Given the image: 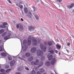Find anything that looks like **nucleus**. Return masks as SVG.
Wrapping results in <instances>:
<instances>
[{"mask_svg": "<svg viewBox=\"0 0 74 74\" xmlns=\"http://www.w3.org/2000/svg\"><path fill=\"white\" fill-rule=\"evenodd\" d=\"M31 36H29L27 39V40H24L23 42V45H24V47L23 48V47L22 46V41L21 40V51L23 50L24 52L25 51H26V50H27V46L26 45H28V46H29L31 44Z\"/></svg>", "mask_w": 74, "mask_h": 74, "instance_id": "nucleus-1", "label": "nucleus"}, {"mask_svg": "<svg viewBox=\"0 0 74 74\" xmlns=\"http://www.w3.org/2000/svg\"><path fill=\"white\" fill-rule=\"evenodd\" d=\"M44 53L43 51H41L40 49L38 50L37 51V55L38 56H40L41 57V59L42 60H44L45 59V57L43 56Z\"/></svg>", "mask_w": 74, "mask_h": 74, "instance_id": "nucleus-2", "label": "nucleus"}, {"mask_svg": "<svg viewBox=\"0 0 74 74\" xmlns=\"http://www.w3.org/2000/svg\"><path fill=\"white\" fill-rule=\"evenodd\" d=\"M32 44L33 45H37V41L36 40V38L33 37L32 38Z\"/></svg>", "mask_w": 74, "mask_h": 74, "instance_id": "nucleus-3", "label": "nucleus"}, {"mask_svg": "<svg viewBox=\"0 0 74 74\" xmlns=\"http://www.w3.org/2000/svg\"><path fill=\"white\" fill-rule=\"evenodd\" d=\"M40 48L44 52H45L46 51V49H47V47L46 46H44L42 44H41L40 45Z\"/></svg>", "mask_w": 74, "mask_h": 74, "instance_id": "nucleus-4", "label": "nucleus"}, {"mask_svg": "<svg viewBox=\"0 0 74 74\" xmlns=\"http://www.w3.org/2000/svg\"><path fill=\"white\" fill-rule=\"evenodd\" d=\"M3 25H0V27L1 28H5L6 26L5 25H7L8 24L6 22H4L2 23Z\"/></svg>", "mask_w": 74, "mask_h": 74, "instance_id": "nucleus-5", "label": "nucleus"}, {"mask_svg": "<svg viewBox=\"0 0 74 74\" xmlns=\"http://www.w3.org/2000/svg\"><path fill=\"white\" fill-rule=\"evenodd\" d=\"M39 63V60L37 59L36 60L35 62H31L32 64H34V65H38Z\"/></svg>", "mask_w": 74, "mask_h": 74, "instance_id": "nucleus-6", "label": "nucleus"}, {"mask_svg": "<svg viewBox=\"0 0 74 74\" xmlns=\"http://www.w3.org/2000/svg\"><path fill=\"white\" fill-rule=\"evenodd\" d=\"M37 50V49L35 47H32L31 49V51L32 53H35Z\"/></svg>", "mask_w": 74, "mask_h": 74, "instance_id": "nucleus-7", "label": "nucleus"}, {"mask_svg": "<svg viewBox=\"0 0 74 74\" xmlns=\"http://www.w3.org/2000/svg\"><path fill=\"white\" fill-rule=\"evenodd\" d=\"M11 34L10 33L9 34V35L6 36L4 38V40H8V39H10V38H10V37H11Z\"/></svg>", "mask_w": 74, "mask_h": 74, "instance_id": "nucleus-8", "label": "nucleus"}, {"mask_svg": "<svg viewBox=\"0 0 74 74\" xmlns=\"http://www.w3.org/2000/svg\"><path fill=\"white\" fill-rule=\"evenodd\" d=\"M47 57L49 59V60H50L52 59V55H51V53L48 54Z\"/></svg>", "mask_w": 74, "mask_h": 74, "instance_id": "nucleus-9", "label": "nucleus"}, {"mask_svg": "<svg viewBox=\"0 0 74 74\" xmlns=\"http://www.w3.org/2000/svg\"><path fill=\"white\" fill-rule=\"evenodd\" d=\"M32 14L30 11L28 12L27 14V16H28V17H29V18H32Z\"/></svg>", "mask_w": 74, "mask_h": 74, "instance_id": "nucleus-10", "label": "nucleus"}, {"mask_svg": "<svg viewBox=\"0 0 74 74\" xmlns=\"http://www.w3.org/2000/svg\"><path fill=\"white\" fill-rule=\"evenodd\" d=\"M49 51L50 53H51L52 54H53V49L52 48L50 47L49 49Z\"/></svg>", "mask_w": 74, "mask_h": 74, "instance_id": "nucleus-11", "label": "nucleus"}, {"mask_svg": "<svg viewBox=\"0 0 74 74\" xmlns=\"http://www.w3.org/2000/svg\"><path fill=\"white\" fill-rule=\"evenodd\" d=\"M56 62V60L55 58H53L52 60L51 61V64H53L55 62Z\"/></svg>", "mask_w": 74, "mask_h": 74, "instance_id": "nucleus-12", "label": "nucleus"}, {"mask_svg": "<svg viewBox=\"0 0 74 74\" xmlns=\"http://www.w3.org/2000/svg\"><path fill=\"white\" fill-rule=\"evenodd\" d=\"M29 29L30 31H34L35 29V27L31 26L29 28Z\"/></svg>", "mask_w": 74, "mask_h": 74, "instance_id": "nucleus-13", "label": "nucleus"}, {"mask_svg": "<svg viewBox=\"0 0 74 74\" xmlns=\"http://www.w3.org/2000/svg\"><path fill=\"white\" fill-rule=\"evenodd\" d=\"M52 43L54 44H55V42L53 41H50L48 42V44L49 46H51V45H52Z\"/></svg>", "mask_w": 74, "mask_h": 74, "instance_id": "nucleus-14", "label": "nucleus"}, {"mask_svg": "<svg viewBox=\"0 0 74 74\" xmlns=\"http://www.w3.org/2000/svg\"><path fill=\"white\" fill-rule=\"evenodd\" d=\"M15 61L14 60H13L11 62L10 65V66L12 67V66H13L14 65V64H15Z\"/></svg>", "mask_w": 74, "mask_h": 74, "instance_id": "nucleus-15", "label": "nucleus"}, {"mask_svg": "<svg viewBox=\"0 0 74 74\" xmlns=\"http://www.w3.org/2000/svg\"><path fill=\"white\" fill-rule=\"evenodd\" d=\"M43 64V62H40L39 64L38 65V67L35 68V70H37L36 69H37V68H38H38L40 67H41V66Z\"/></svg>", "mask_w": 74, "mask_h": 74, "instance_id": "nucleus-16", "label": "nucleus"}, {"mask_svg": "<svg viewBox=\"0 0 74 74\" xmlns=\"http://www.w3.org/2000/svg\"><path fill=\"white\" fill-rule=\"evenodd\" d=\"M22 58H23L20 57H19V59H21V60H24V61H25V60L23 59H25L26 58L25 56V55H23L22 56Z\"/></svg>", "mask_w": 74, "mask_h": 74, "instance_id": "nucleus-17", "label": "nucleus"}, {"mask_svg": "<svg viewBox=\"0 0 74 74\" xmlns=\"http://www.w3.org/2000/svg\"><path fill=\"white\" fill-rule=\"evenodd\" d=\"M34 16L36 19L37 20H38V19H39V17L38 16L37 14H34Z\"/></svg>", "mask_w": 74, "mask_h": 74, "instance_id": "nucleus-18", "label": "nucleus"}, {"mask_svg": "<svg viewBox=\"0 0 74 74\" xmlns=\"http://www.w3.org/2000/svg\"><path fill=\"white\" fill-rule=\"evenodd\" d=\"M74 5V3H72L70 5H69L67 6V7L68 8H71L73 7Z\"/></svg>", "mask_w": 74, "mask_h": 74, "instance_id": "nucleus-19", "label": "nucleus"}, {"mask_svg": "<svg viewBox=\"0 0 74 74\" xmlns=\"http://www.w3.org/2000/svg\"><path fill=\"white\" fill-rule=\"evenodd\" d=\"M33 59V57L32 56L28 59V60L29 62H31Z\"/></svg>", "mask_w": 74, "mask_h": 74, "instance_id": "nucleus-20", "label": "nucleus"}, {"mask_svg": "<svg viewBox=\"0 0 74 74\" xmlns=\"http://www.w3.org/2000/svg\"><path fill=\"white\" fill-rule=\"evenodd\" d=\"M39 71L41 73H43L44 71H45V70H44V69L43 68H41L39 70Z\"/></svg>", "mask_w": 74, "mask_h": 74, "instance_id": "nucleus-21", "label": "nucleus"}, {"mask_svg": "<svg viewBox=\"0 0 74 74\" xmlns=\"http://www.w3.org/2000/svg\"><path fill=\"white\" fill-rule=\"evenodd\" d=\"M45 64L47 66H49L50 65V62L49 61H47L45 62Z\"/></svg>", "mask_w": 74, "mask_h": 74, "instance_id": "nucleus-22", "label": "nucleus"}, {"mask_svg": "<svg viewBox=\"0 0 74 74\" xmlns=\"http://www.w3.org/2000/svg\"><path fill=\"white\" fill-rule=\"evenodd\" d=\"M25 56H27V57H29L30 56V54L29 52L26 53L25 54Z\"/></svg>", "mask_w": 74, "mask_h": 74, "instance_id": "nucleus-23", "label": "nucleus"}, {"mask_svg": "<svg viewBox=\"0 0 74 74\" xmlns=\"http://www.w3.org/2000/svg\"><path fill=\"white\" fill-rule=\"evenodd\" d=\"M3 49L4 50L3 47V46L2 45L0 46V51H3Z\"/></svg>", "mask_w": 74, "mask_h": 74, "instance_id": "nucleus-24", "label": "nucleus"}, {"mask_svg": "<svg viewBox=\"0 0 74 74\" xmlns=\"http://www.w3.org/2000/svg\"><path fill=\"white\" fill-rule=\"evenodd\" d=\"M24 11L25 13H26V14L27 13V12H28V10L26 8H24Z\"/></svg>", "mask_w": 74, "mask_h": 74, "instance_id": "nucleus-25", "label": "nucleus"}, {"mask_svg": "<svg viewBox=\"0 0 74 74\" xmlns=\"http://www.w3.org/2000/svg\"><path fill=\"white\" fill-rule=\"evenodd\" d=\"M56 47L58 49H60L61 48V46L59 44H57L56 45Z\"/></svg>", "mask_w": 74, "mask_h": 74, "instance_id": "nucleus-26", "label": "nucleus"}, {"mask_svg": "<svg viewBox=\"0 0 74 74\" xmlns=\"http://www.w3.org/2000/svg\"><path fill=\"white\" fill-rule=\"evenodd\" d=\"M1 56H5L7 55V54L5 53H1Z\"/></svg>", "mask_w": 74, "mask_h": 74, "instance_id": "nucleus-27", "label": "nucleus"}, {"mask_svg": "<svg viewBox=\"0 0 74 74\" xmlns=\"http://www.w3.org/2000/svg\"><path fill=\"white\" fill-rule=\"evenodd\" d=\"M4 32V30L3 29L0 30V34H2Z\"/></svg>", "mask_w": 74, "mask_h": 74, "instance_id": "nucleus-28", "label": "nucleus"}, {"mask_svg": "<svg viewBox=\"0 0 74 74\" xmlns=\"http://www.w3.org/2000/svg\"><path fill=\"white\" fill-rule=\"evenodd\" d=\"M23 30V26L21 25L20 26V31H22V30Z\"/></svg>", "mask_w": 74, "mask_h": 74, "instance_id": "nucleus-29", "label": "nucleus"}, {"mask_svg": "<svg viewBox=\"0 0 74 74\" xmlns=\"http://www.w3.org/2000/svg\"><path fill=\"white\" fill-rule=\"evenodd\" d=\"M8 59L9 60H12V58L11 56H9L8 57Z\"/></svg>", "mask_w": 74, "mask_h": 74, "instance_id": "nucleus-30", "label": "nucleus"}, {"mask_svg": "<svg viewBox=\"0 0 74 74\" xmlns=\"http://www.w3.org/2000/svg\"><path fill=\"white\" fill-rule=\"evenodd\" d=\"M21 24H17V25H16L17 29H19V27H21Z\"/></svg>", "mask_w": 74, "mask_h": 74, "instance_id": "nucleus-31", "label": "nucleus"}, {"mask_svg": "<svg viewBox=\"0 0 74 74\" xmlns=\"http://www.w3.org/2000/svg\"><path fill=\"white\" fill-rule=\"evenodd\" d=\"M15 38H18V39H21L22 38V36H21V37H17L16 36H14Z\"/></svg>", "mask_w": 74, "mask_h": 74, "instance_id": "nucleus-32", "label": "nucleus"}, {"mask_svg": "<svg viewBox=\"0 0 74 74\" xmlns=\"http://www.w3.org/2000/svg\"><path fill=\"white\" fill-rule=\"evenodd\" d=\"M32 8H33V10H34V11H37V8L35 7H32Z\"/></svg>", "mask_w": 74, "mask_h": 74, "instance_id": "nucleus-33", "label": "nucleus"}, {"mask_svg": "<svg viewBox=\"0 0 74 74\" xmlns=\"http://www.w3.org/2000/svg\"><path fill=\"white\" fill-rule=\"evenodd\" d=\"M23 70V68H22L21 67H20L18 69V70L20 71H21V70Z\"/></svg>", "mask_w": 74, "mask_h": 74, "instance_id": "nucleus-34", "label": "nucleus"}, {"mask_svg": "<svg viewBox=\"0 0 74 74\" xmlns=\"http://www.w3.org/2000/svg\"><path fill=\"white\" fill-rule=\"evenodd\" d=\"M31 74H36V71L34 70H33L32 71V73H31Z\"/></svg>", "mask_w": 74, "mask_h": 74, "instance_id": "nucleus-35", "label": "nucleus"}, {"mask_svg": "<svg viewBox=\"0 0 74 74\" xmlns=\"http://www.w3.org/2000/svg\"><path fill=\"white\" fill-rule=\"evenodd\" d=\"M7 34V32H4L3 34H2V37L5 36Z\"/></svg>", "mask_w": 74, "mask_h": 74, "instance_id": "nucleus-36", "label": "nucleus"}, {"mask_svg": "<svg viewBox=\"0 0 74 74\" xmlns=\"http://www.w3.org/2000/svg\"><path fill=\"white\" fill-rule=\"evenodd\" d=\"M1 72H2V73H4V71H5V70L3 69H0Z\"/></svg>", "mask_w": 74, "mask_h": 74, "instance_id": "nucleus-37", "label": "nucleus"}, {"mask_svg": "<svg viewBox=\"0 0 74 74\" xmlns=\"http://www.w3.org/2000/svg\"><path fill=\"white\" fill-rule=\"evenodd\" d=\"M19 7L21 9H22V8H23V5H20L19 6Z\"/></svg>", "mask_w": 74, "mask_h": 74, "instance_id": "nucleus-38", "label": "nucleus"}, {"mask_svg": "<svg viewBox=\"0 0 74 74\" xmlns=\"http://www.w3.org/2000/svg\"><path fill=\"white\" fill-rule=\"evenodd\" d=\"M41 40L38 38V43H40L41 42Z\"/></svg>", "mask_w": 74, "mask_h": 74, "instance_id": "nucleus-39", "label": "nucleus"}, {"mask_svg": "<svg viewBox=\"0 0 74 74\" xmlns=\"http://www.w3.org/2000/svg\"><path fill=\"white\" fill-rule=\"evenodd\" d=\"M10 66L8 65H6L5 66V67L6 69H8L9 67Z\"/></svg>", "mask_w": 74, "mask_h": 74, "instance_id": "nucleus-40", "label": "nucleus"}, {"mask_svg": "<svg viewBox=\"0 0 74 74\" xmlns=\"http://www.w3.org/2000/svg\"><path fill=\"white\" fill-rule=\"evenodd\" d=\"M41 73L40 71H37L36 73L37 74H41Z\"/></svg>", "mask_w": 74, "mask_h": 74, "instance_id": "nucleus-41", "label": "nucleus"}, {"mask_svg": "<svg viewBox=\"0 0 74 74\" xmlns=\"http://www.w3.org/2000/svg\"><path fill=\"white\" fill-rule=\"evenodd\" d=\"M5 71L6 73H9L10 72V70H7Z\"/></svg>", "mask_w": 74, "mask_h": 74, "instance_id": "nucleus-42", "label": "nucleus"}, {"mask_svg": "<svg viewBox=\"0 0 74 74\" xmlns=\"http://www.w3.org/2000/svg\"><path fill=\"white\" fill-rule=\"evenodd\" d=\"M25 69L26 70H29V68H27V67L26 66L25 67Z\"/></svg>", "mask_w": 74, "mask_h": 74, "instance_id": "nucleus-43", "label": "nucleus"}, {"mask_svg": "<svg viewBox=\"0 0 74 74\" xmlns=\"http://www.w3.org/2000/svg\"><path fill=\"white\" fill-rule=\"evenodd\" d=\"M8 1L9 2V3H10V4H12V2H11V1L9 0V1Z\"/></svg>", "mask_w": 74, "mask_h": 74, "instance_id": "nucleus-44", "label": "nucleus"}, {"mask_svg": "<svg viewBox=\"0 0 74 74\" xmlns=\"http://www.w3.org/2000/svg\"><path fill=\"white\" fill-rule=\"evenodd\" d=\"M57 1L59 2H62V0H57Z\"/></svg>", "mask_w": 74, "mask_h": 74, "instance_id": "nucleus-45", "label": "nucleus"}, {"mask_svg": "<svg viewBox=\"0 0 74 74\" xmlns=\"http://www.w3.org/2000/svg\"><path fill=\"white\" fill-rule=\"evenodd\" d=\"M16 5L17 6H18V7H19V5H20L18 4V3H16Z\"/></svg>", "mask_w": 74, "mask_h": 74, "instance_id": "nucleus-46", "label": "nucleus"}, {"mask_svg": "<svg viewBox=\"0 0 74 74\" xmlns=\"http://www.w3.org/2000/svg\"><path fill=\"white\" fill-rule=\"evenodd\" d=\"M55 52H56V53H57L58 51H57L56 50H55Z\"/></svg>", "mask_w": 74, "mask_h": 74, "instance_id": "nucleus-47", "label": "nucleus"}, {"mask_svg": "<svg viewBox=\"0 0 74 74\" xmlns=\"http://www.w3.org/2000/svg\"><path fill=\"white\" fill-rule=\"evenodd\" d=\"M2 42H3L2 41L0 40V44H1V43H2Z\"/></svg>", "mask_w": 74, "mask_h": 74, "instance_id": "nucleus-48", "label": "nucleus"}, {"mask_svg": "<svg viewBox=\"0 0 74 74\" xmlns=\"http://www.w3.org/2000/svg\"><path fill=\"white\" fill-rule=\"evenodd\" d=\"M70 43H67V45H68V46H69V45H70Z\"/></svg>", "mask_w": 74, "mask_h": 74, "instance_id": "nucleus-49", "label": "nucleus"}, {"mask_svg": "<svg viewBox=\"0 0 74 74\" xmlns=\"http://www.w3.org/2000/svg\"><path fill=\"white\" fill-rule=\"evenodd\" d=\"M21 21H22V22H23V19L22 18H21Z\"/></svg>", "mask_w": 74, "mask_h": 74, "instance_id": "nucleus-50", "label": "nucleus"}, {"mask_svg": "<svg viewBox=\"0 0 74 74\" xmlns=\"http://www.w3.org/2000/svg\"><path fill=\"white\" fill-rule=\"evenodd\" d=\"M16 74H21V73H20L19 72H16Z\"/></svg>", "mask_w": 74, "mask_h": 74, "instance_id": "nucleus-51", "label": "nucleus"}, {"mask_svg": "<svg viewBox=\"0 0 74 74\" xmlns=\"http://www.w3.org/2000/svg\"><path fill=\"white\" fill-rule=\"evenodd\" d=\"M19 4H21L22 3V2H19Z\"/></svg>", "mask_w": 74, "mask_h": 74, "instance_id": "nucleus-52", "label": "nucleus"}, {"mask_svg": "<svg viewBox=\"0 0 74 74\" xmlns=\"http://www.w3.org/2000/svg\"><path fill=\"white\" fill-rule=\"evenodd\" d=\"M55 71V74H58V73H57L56 72V71Z\"/></svg>", "mask_w": 74, "mask_h": 74, "instance_id": "nucleus-53", "label": "nucleus"}, {"mask_svg": "<svg viewBox=\"0 0 74 74\" xmlns=\"http://www.w3.org/2000/svg\"><path fill=\"white\" fill-rule=\"evenodd\" d=\"M10 11L11 12H13L11 10H10Z\"/></svg>", "mask_w": 74, "mask_h": 74, "instance_id": "nucleus-54", "label": "nucleus"}, {"mask_svg": "<svg viewBox=\"0 0 74 74\" xmlns=\"http://www.w3.org/2000/svg\"><path fill=\"white\" fill-rule=\"evenodd\" d=\"M10 11L11 12H13L11 10H10Z\"/></svg>", "mask_w": 74, "mask_h": 74, "instance_id": "nucleus-55", "label": "nucleus"}, {"mask_svg": "<svg viewBox=\"0 0 74 74\" xmlns=\"http://www.w3.org/2000/svg\"><path fill=\"white\" fill-rule=\"evenodd\" d=\"M22 14H23V11H22Z\"/></svg>", "mask_w": 74, "mask_h": 74, "instance_id": "nucleus-56", "label": "nucleus"}, {"mask_svg": "<svg viewBox=\"0 0 74 74\" xmlns=\"http://www.w3.org/2000/svg\"><path fill=\"white\" fill-rule=\"evenodd\" d=\"M58 55H60V52L59 53H58Z\"/></svg>", "mask_w": 74, "mask_h": 74, "instance_id": "nucleus-57", "label": "nucleus"}, {"mask_svg": "<svg viewBox=\"0 0 74 74\" xmlns=\"http://www.w3.org/2000/svg\"><path fill=\"white\" fill-rule=\"evenodd\" d=\"M0 74H6L5 73H3L2 74L0 73Z\"/></svg>", "mask_w": 74, "mask_h": 74, "instance_id": "nucleus-58", "label": "nucleus"}, {"mask_svg": "<svg viewBox=\"0 0 74 74\" xmlns=\"http://www.w3.org/2000/svg\"><path fill=\"white\" fill-rule=\"evenodd\" d=\"M66 51H67V52H69V51L67 50V49H66Z\"/></svg>", "mask_w": 74, "mask_h": 74, "instance_id": "nucleus-59", "label": "nucleus"}, {"mask_svg": "<svg viewBox=\"0 0 74 74\" xmlns=\"http://www.w3.org/2000/svg\"><path fill=\"white\" fill-rule=\"evenodd\" d=\"M10 0H7V1H9Z\"/></svg>", "mask_w": 74, "mask_h": 74, "instance_id": "nucleus-60", "label": "nucleus"}, {"mask_svg": "<svg viewBox=\"0 0 74 74\" xmlns=\"http://www.w3.org/2000/svg\"><path fill=\"white\" fill-rule=\"evenodd\" d=\"M14 1H16V0H14Z\"/></svg>", "mask_w": 74, "mask_h": 74, "instance_id": "nucleus-61", "label": "nucleus"}, {"mask_svg": "<svg viewBox=\"0 0 74 74\" xmlns=\"http://www.w3.org/2000/svg\"><path fill=\"white\" fill-rule=\"evenodd\" d=\"M72 12H74V11L73 10V11H72Z\"/></svg>", "mask_w": 74, "mask_h": 74, "instance_id": "nucleus-62", "label": "nucleus"}, {"mask_svg": "<svg viewBox=\"0 0 74 74\" xmlns=\"http://www.w3.org/2000/svg\"><path fill=\"white\" fill-rule=\"evenodd\" d=\"M45 44H46V45H47V43H46Z\"/></svg>", "mask_w": 74, "mask_h": 74, "instance_id": "nucleus-63", "label": "nucleus"}]
</instances>
